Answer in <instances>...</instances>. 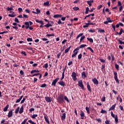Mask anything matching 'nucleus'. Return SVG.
<instances>
[{
    "label": "nucleus",
    "mask_w": 124,
    "mask_h": 124,
    "mask_svg": "<svg viewBox=\"0 0 124 124\" xmlns=\"http://www.w3.org/2000/svg\"><path fill=\"white\" fill-rule=\"evenodd\" d=\"M58 100L59 103H62V102L64 101V100L63 99V95L61 94L60 95H59L58 96Z\"/></svg>",
    "instance_id": "obj_1"
},
{
    "label": "nucleus",
    "mask_w": 124,
    "mask_h": 124,
    "mask_svg": "<svg viewBox=\"0 0 124 124\" xmlns=\"http://www.w3.org/2000/svg\"><path fill=\"white\" fill-rule=\"evenodd\" d=\"M113 73H114V79H115L116 83L117 84H119L120 83V81H119V79H118V76H117V72L114 71Z\"/></svg>",
    "instance_id": "obj_2"
},
{
    "label": "nucleus",
    "mask_w": 124,
    "mask_h": 124,
    "mask_svg": "<svg viewBox=\"0 0 124 124\" xmlns=\"http://www.w3.org/2000/svg\"><path fill=\"white\" fill-rule=\"evenodd\" d=\"M59 80H60V78H56L55 79H54L52 81L51 86H54L55 87V86H56V84H57V82H58Z\"/></svg>",
    "instance_id": "obj_3"
},
{
    "label": "nucleus",
    "mask_w": 124,
    "mask_h": 124,
    "mask_svg": "<svg viewBox=\"0 0 124 124\" xmlns=\"http://www.w3.org/2000/svg\"><path fill=\"white\" fill-rule=\"evenodd\" d=\"M78 86L82 89V90H84V85H83V82L82 80H79L78 81Z\"/></svg>",
    "instance_id": "obj_4"
},
{
    "label": "nucleus",
    "mask_w": 124,
    "mask_h": 124,
    "mask_svg": "<svg viewBox=\"0 0 124 124\" xmlns=\"http://www.w3.org/2000/svg\"><path fill=\"white\" fill-rule=\"evenodd\" d=\"M71 76L74 81H76V80H77V78H76V73L75 72H73Z\"/></svg>",
    "instance_id": "obj_5"
},
{
    "label": "nucleus",
    "mask_w": 124,
    "mask_h": 124,
    "mask_svg": "<svg viewBox=\"0 0 124 124\" xmlns=\"http://www.w3.org/2000/svg\"><path fill=\"white\" fill-rule=\"evenodd\" d=\"M93 83H94V85H98V80L96 79L95 78L92 79Z\"/></svg>",
    "instance_id": "obj_6"
},
{
    "label": "nucleus",
    "mask_w": 124,
    "mask_h": 124,
    "mask_svg": "<svg viewBox=\"0 0 124 124\" xmlns=\"http://www.w3.org/2000/svg\"><path fill=\"white\" fill-rule=\"evenodd\" d=\"M45 100L47 102H51L52 101V100H51V97L47 96L45 97Z\"/></svg>",
    "instance_id": "obj_7"
},
{
    "label": "nucleus",
    "mask_w": 124,
    "mask_h": 124,
    "mask_svg": "<svg viewBox=\"0 0 124 124\" xmlns=\"http://www.w3.org/2000/svg\"><path fill=\"white\" fill-rule=\"evenodd\" d=\"M24 24L26 25L25 28L26 29H29L30 28V23L29 22H25Z\"/></svg>",
    "instance_id": "obj_8"
},
{
    "label": "nucleus",
    "mask_w": 124,
    "mask_h": 124,
    "mask_svg": "<svg viewBox=\"0 0 124 124\" xmlns=\"http://www.w3.org/2000/svg\"><path fill=\"white\" fill-rule=\"evenodd\" d=\"M114 118L115 119V124H118V123H119V120L118 119V115H115V116Z\"/></svg>",
    "instance_id": "obj_9"
},
{
    "label": "nucleus",
    "mask_w": 124,
    "mask_h": 124,
    "mask_svg": "<svg viewBox=\"0 0 124 124\" xmlns=\"http://www.w3.org/2000/svg\"><path fill=\"white\" fill-rule=\"evenodd\" d=\"M58 84L62 87H64V86H65V83H64V82H63L62 81L58 82Z\"/></svg>",
    "instance_id": "obj_10"
},
{
    "label": "nucleus",
    "mask_w": 124,
    "mask_h": 124,
    "mask_svg": "<svg viewBox=\"0 0 124 124\" xmlns=\"http://www.w3.org/2000/svg\"><path fill=\"white\" fill-rule=\"evenodd\" d=\"M87 89L89 92H92V89H91V86H90V84H89V82L87 83Z\"/></svg>",
    "instance_id": "obj_11"
},
{
    "label": "nucleus",
    "mask_w": 124,
    "mask_h": 124,
    "mask_svg": "<svg viewBox=\"0 0 124 124\" xmlns=\"http://www.w3.org/2000/svg\"><path fill=\"white\" fill-rule=\"evenodd\" d=\"M123 29H120V32H116V35H117L118 34H119V35H121V34H122V33H123V32H123Z\"/></svg>",
    "instance_id": "obj_12"
},
{
    "label": "nucleus",
    "mask_w": 124,
    "mask_h": 124,
    "mask_svg": "<svg viewBox=\"0 0 124 124\" xmlns=\"http://www.w3.org/2000/svg\"><path fill=\"white\" fill-rule=\"evenodd\" d=\"M115 107H116V104L114 105H112L110 108L109 109V111H111V110H114L115 109Z\"/></svg>",
    "instance_id": "obj_13"
},
{
    "label": "nucleus",
    "mask_w": 124,
    "mask_h": 124,
    "mask_svg": "<svg viewBox=\"0 0 124 124\" xmlns=\"http://www.w3.org/2000/svg\"><path fill=\"white\" fill-rule=\"evenodd\" d=\"M24 112V107L23 106H21L20 110L19 111V114H22Z\"/></svg>",
    "instance_id": "obj_14"
},
{
    "label": "nucleus",
    "mask_w": 124,
    "mask_h": 124,
    "mask_svg": "<svg viewBox=\"0 0 124 124\" xmlns=\"http://www.w3.org/2000/svg\"><path fill=\"white\" fill-rule=\"evenodd\" d=\"M9 107V105H7L6 106L3 108L4 112H6Z\"/></svg>",
    "instance_id": "obj_15"
},
{
    "label": "nucleus",
    "mask_w": 124,
    "mask_h": 124,
    "mask_svg": "<svg viewBox=\"0 0 124 124\" xmlns=\"http://www.w3.org/2000/svg\"><path fill=\"white\" fill-rule=\"evenodd\" d=\"M70 48H71V46L65 50V54H66V53H68L69 50H70Z\"/></svg>",
    "instance_id": "obj_16"
},
{
    "label": "nucleus",
    "mask_w": 124,
    "mask_h": 124,
    "mask_svg": "<svg viewBox=\"0 0 124 124\" xmlns=\"http://www.w3.org/2000/svg\"><path fill=\"white\" fill-rule=\"evenodd\" d=\"M81 76L82 78H86V77H87V76L86 75V73H85V72H83L81 73Z\"/></svg>",
    "instance_id": "obj_17"
},
{
    "label": "nucleus",
    "mask_w": 124,
    "mask_h": 124,
    "mask_svg": "<svg viewBox=\"0 0 124 124\" xmlns=\"http://www.w3.org/2000/svg\"><path fill=\"white\" fill-rule=\"evenodd\" d=\"M44 119L46 122V123H47V124H50V122L49 121V120L48 119V118H47V117L46 116H44Z\"/></svg>",
    "instance_id": "obj_18"
},
{
    "label": "nucleus",
    "mask_w": 124,
    "mask_h": 124,
    "mask_svg": "<svg viewBox=\"0 0 124 124\" xmlns=\"http://www.w3.org/2000/svg\"><path fill=\"white\" fill-rule=\"evenodd\" d=\"M93 2V0L87 1L88 4H89L90 6H92V3Z\"/></svg>",
    "instance_id": "obj_19"
},
{
    "label": "nucleus",
    "mask_w": 124,
    "mask_h": 124,
    "mask_svg": "<svg viewBox=\"0 0 124 124\" xmlns=\"http://www.w3.org/2000/svg\"><path fill=\"white\" fill-rule=\"evenodd\" d=\"M62 15H55L53 16V18H60V17H62Z\"/></svg>",
    "instance_id": "obj_20"
},
{
    "label": "nucleus",
    "mask_w": 124,
    "mask_h": 124,
    "mask_svg": "<svg viewBox=\"0 0 124 124\" xmlns=\"http://www.w3.org/2000/svg\"><path fill=\"white\" fill-rule=\"evenodd\" d=\"M12 110H11L9 111L8 117V118H10V117H12Z\"/></svg>",
    "instance_id": "obj_21"
},
{
    "label": "nucleus",
    "mask_w": 124,
    "mask_h": 124,
    "mask_svg": "<svg viewBox=\"0 0 124 124\" xmlns=\"http://www.w3.org/2000/svg\"><path fill=\"white\" fill-rule=\"evenodd\" d=\"M65 113H63L62 116V120L63 121V120L65 119Z\"/></svg>",
    "instance_id": "obj_22"
},
{
    "label": "nucleus",
    "mask_w": 124,
    "mask_h": 124,
    "mask_svg": "<svg viewBox=\"0 0 124 124\" xmlns=\"http://www.w3.org/2000/svg\"><path fill=\"white\" fill-rule=\"evenodd\" d=\"M87 40H89L91 43H93V40L92 38H87Z\"/></svg>",
    "instance_id": "obj_23"
},
{
    "label": "nucleus",
    "mask_w": 124,
    "mask_h": 124,
    "mask_svg": "<svg viewBox=\"0 0 124 124\" xmlns=\"http://www.w3.org/2000/svg\"><path fill=\"white\" fill-rule=\"evenodd\" d=\"M89 11H90V9L89 8V7H86V11H85V14H88Z\"/></svg>",
    "instance_id": "obj_24"
},
{
    "label": "nucleus",
    "mask_w": 124,
    "mask_h": 124,
    "mask_svg": "<svg viewBox=\"0 0 124 124\" xmlns=\"http://www.w3.org/2000/svg\"><path fill=\"white\" fill-rule=\"evenodd\" d=\"M44 27H46V28H49V27H52V25L51 24H46L44 26Z\"/></svg>",
    "instance_id": "obj_25"
},
{
    "label": "nucleus",
    "mask_w": 124,
    "mask_h": 124,
    "mask_svg": "<svg viewBox=\"0 0 124 124\" xmlns=\"http://www.w3.org/2000/svg\"><path fill=\"white\" fill-rule=\"evenodd\" d=\"M35 72H39V70H33L31 72V74H32V73H34Z\"/></svg>",
    "instance_id": "obj_26"
},
{
    "label": "nucleus",
    "mask_w": 124,
    "mask_h": 124,
    "mask_svg": "<svg viewBox=\"0 0 124 124\" xmlns=\"http://www.w3.org/2000/svg\"><path fill=\"white\" fill-rule=\"evenodd\" d=\"M77 54H78V51L75 52L74 53L72 54V57L74 58V57H75Z\"/></svg>",
    "instance_id": "obj_27"
},
{
    "label": "nucleus",
    "mask_w": 124,
    "mask_h": 124,
    "mask_svg": "<svg viewBox=\"0 0 124 124\" xmlns=\"http://www.w3.org/2000/svg\"><path fill=\"white\" fill-rule=\"evenodd\" d=\"M9 17H11L12 18H14V17H15V16H16V15H13V14H9L8 15Z\"/></svg>",
    "instance_id": "obj_28"
},
{
    "label": "nucleus",
    "mask_w": 124,
    "mask_h": 124,
    "mask_svg": "<svg viewBox=\"0 0 124 124\" xmlns=\"http://www.w3.org/2000/svg\"><path fill=\"white\" fill-rule=\"evenodd\" d=\"M46 36H47L48 37H50V36H55L54 34H47L46 35Z\"/></svg>",
    "instance_id": "obj_29"
},
{
    "label": "nucleus",
    "mask_w": 124,
    "mask_h": 124,
    "mask_svg": "<svg viewBox=\"0 0 124 124\" xmlns=\"http://www.w3.org/2000/svg\"><path fill=\"white\" fill-rule=\"evenodd\" d=\"M85 36H82L81 37V38H80V43H81V42H82V40H84V39H85Z\"/></svg>",
    "instance_id": "obj_30"
},
{
    "label": "nucleus",
    "mask_w": 124,
    "mask_h": 124,
    "mask_svg": "<svg viewBox=\"0 0 124 124\" xmlns=\"http://www.w3.org/2000/svg\"><path fill=\"white\" fill-rule=\"evenodd\" d=\"M44 5H45V6H48L49 5V1H47L46 2H45L44 3Z\"/></svg>",
    "instance_id": "obj_31"
},
{
    "label": "nucleus",
    "mask_w": 124,
    "mask_h": 124,
    "mask_svg": "<svg viewBox=\"0 0 124 124\" xmlns=\"http://www.w3.org/2000/svg\"><path fill=\"white\" fill-rule=\"evenodd\" d=\"M20 109V108L18 107L15 110L16 114H18V112H19V110Z\"/></svg>",
    "instance_id": "obj_32"
},
{
    "label": "nucleus",
    "mask_w": 124,
    "mask_h": 124,
    "mask_svg": "<svg viewBox=\"0 0 124 124\" xmlns=\"http://www.w3.org/2000/svg\"><path fill=\"white\" fill-rule=\"evenodd\" d=\"M80 116L81 117H85V113H84V112L83 111H81Z\"/></svg>",
    "instance_id": "obj_33"
},
{
    "label": "nucleus",
    "mask_w": 124,
    "mask_h": 124,
    "mask_svg": "<svg viewBox=\"0 0 124 124\" xmlns=\"http://www.w3.org/2000/svg\"><path fill=\"white\" fill-rule=\"evenodd\" d=\"M88 50H90L92 53H93V48H92L91 47H88L87 48Z\"/></svg>",
    "instance_id": "obj_34"
},
{
    "label": "nucleus",
    "mask_w": 124,
    "mask_h": 124,
    "mask_svg": "<svg viewBox=\"0 0 124 124\" xmlns=\"http://www.w3.org/2000/svg\"><path fill=\"white\" fill-rule=\"evenodd\" d=\"M83 33H80L77 36V38H76V39H78L79 38V37H80V36H82V35H83Z\"/></svg>",
    "instance_id": "obj_35"
},
{
    "label": "nucleus",
    "mask_w": 124,
    "mask_h": 124,
    "mask_svg": "<svg viewBox=\"0 0 124 124\" xmlns=\"http://www.w3.org/2000/svg\"><path fill=\"white\" fill-rule=\"evenodd\" d=\"M36 14H39V13H40V10L38 9V8L36 9Z\"/></svg>",
    "instance_id": "obj_36"
},
{
    "label": "nucleus",
    "mask_w": 124,
    "mask_h": 124,
    "mask_svg": "<svg viewBox=\"0 0 124 124\" xmlns=\"http://www.w3.org/2000/svg\"><path fill=\"white\" fill-rule=\"evenodd\" d=\"M86 110L88 114H90V108L89 107H86Z\"/></svg>",
    "instance_id": "obj_37"
},
{
    "label": "nucleus",
    "mask_w": 124,
    "mask_h": 124,
    "mask_svg": "<svg viewBox=\"0 0 124 124\" xmlns=\"http://www.w3.org/2000/svg\"><path fill=\"white\" fill-rule=\"evenodd\" d=\"M107 20L108 23H112V20H111L110 17H108Z\"/></svg>",
    "instance_id": "obj_38"
},
{
    "label": "nucleus",
    "mask_w": 124,
    "mask_h": 124,
    "mask_svg": "<svg viewBox=\"0 0 124 124\" xmlns=\"http://www.w3.org/2000/svg\"><path fill=\"white\" fill-rule=\"evenodd\" d=\"M48 66H49L48 65V63H46L45 64V65L43 66V67L45 68H48Z\"/></svg>",
    "instance_id": "obj_39"
},
{
    "label": "nucleus",
    "mask_w": 124,
    "mask_h": 124,
    "mask_svg": "<svg viewBox=\"0 0 124 124\" xmlns=\"http://www.w3.org/2000/svg\"><path fill=\"white\" fill-rule=\"evenodd\" d=\"M115 66L116 69H117V70H119V65H118V64H115Z\"/></svg>",
    "instance_id": "obj_40"
},
{
    "label": "nucleus",
    "mask_w": 124,
    "mask_h": 124,
    "mask_svg": "<svg viewBox=\"0 0 124 124\" xmlns=\"http://www.w3.org/2000/svg\"><path fill=\"white\" fill-rule=\"evenodd\" d=\"M27 41H28V42H31V41H32V38H27Z\"/></svg>",
    "instance_id": "obj_41"
},
{
    "label": "nucleus",
    "mask_w": 124,
    "mask_h": 124,
    "mask_svg": "<svg viewBox=\"0 0 124 124\" xmlns=\"http://www.w3.org/2000/svg\"><path fill=\"white\" fill-rule=\"evenodd\" d=\"M74 10L75 11H77V10H79V7H75L73 8Z\"/></svg>",
    "instance_id": "obj_42"
},
{
    "label": "nucleus",
    "mask_w": 124,
    "mask_h": 124,
    "mask_svg": "<svg viewBox=\"0 0 124 124\" xmlns=\"http://www.w3.org/2000/svg\"><path fill=\"white\" fill-rule=\"evenodd\" d=\"M86 46H87V45L84 44V45H81L79 46V47H80V48H84V47H86Z\"/></svg>",
    "instance_id": "obj_43"
},
{
    "label": "nucleus",
    "mask_w": 124,
    "mask_h": 124,
    "mask_svg": "<svg viewBox=\"0 0 124 124\" xmlns=\"http://www.w3.org/2000/svg\"><path fill=\"white\" fill-rule=\"evenodd\" d=\"M80 48L81 47H80V46L75 48V50H74V53L76 51H78V50H80Z\"/></svg>",
    "instance_id": "obj_44"
},
{
    "label": "nucleus",
    "mask_w": 124,
    "mask_h": 124,
    "mask_svg": "<svg viewBox=\"0 0 124 124\" xmlns=\"http://www.w3.org/2000/svg\"><path fill=\"white\" fill-rule=\"evenodd\" d=\"M85 24H86V25H92L93 26L95 25V23H91V22L85 23Z\"/></svg>",
    "instance_id": "obj_45"
},
{
    "label": "nucleus",
    "mask_w": 124,
    "mask_h": 124,
    "mask_svg": "<svg viewBox=\"0 0 124 124\" xmlns=\"http://www.w3.org/2000/svg\"><path fill=\"white\" fill-rule=\"evenodd\" d=\"M7 10H8V11H11V10H13V8L8 7L7 8Z\"/></svg>",
    "instance_id": "obj_46"
},
{
    "label": "nucleus",
    "mask_w": 124,
    "mask_h": 124,
    "mask_svg": "<svg viewBox=\"0 0 124 124\" xmlns=\"http://www.w3.org/2000/svg\"><path fill=\"white\" fill-rule=\"evenodd\" d=\"M100 113H107V111L106 110H104L103 109H102Z\"/></svg>",
    "instance_id": "obj_47"
},
{
    "label": "nucleus",
    "mask_w": 124,
    "mask_h": 124,
    "mask_svg": "<svg viewBox=\"0 0 124 124\" xmlns=\"http://www.w3.org/2000/svg\"><path fill=\"white\" fill-rule=\"evenodd\" d=\"M29 123L31 124H36V123H34V122H32L31 120L28 121Z\"/></svg>",
    "instance_id": "obj_48"
},
{
    "label": "nucleus",
    "mask_w": 124,
    "mask_h": 124,
    "mask_svg": "<svg viewBox=\"0 0 124 124\" xmlns=\"http://www.w3.org/2000/svg\"><path fill=\"white\" fill-rule=\"evenodd\" d=\"M64 98L65 100L67 101V102H69V100H68V98H67V97H66V96H65L64 97Z\"/></svg>",
    "instance_id": "obj_49"
},
{
    "label": "nucleus",
    "mask_w": 124,
    "mask_h": 124,
    "mask_svg": "<svg viewBox=\"0 0 124 124\" xmlns=\"http://www.w3.org/2000/svg\"><path fill=\"white\" fill-rule=\"evenodd\" d=\"M62 55V52H60L57 56V59H59L60 57L61 56V55Z\"/></svg>",
    "instance_id": "obj_50"
},
{
    "label": "nucleus",
    "mask_w": 124,
    "mask_h": 124,
    "mask_svg": "<svg viewBox=\"0 0 124 124\" xmlns=\"http://www.w3.org/2000/svg\"><path fill=\"white\" fill-rule=\"evenodd\" d=\"M45 87H46V84L45 83L42 84V85L41 86V88H45Z\"/></svg>",
    "instance_id": "obj_51"
},
{
    "label": "nucleus",
    "mask_w": 124,
    "mask_h": 124,
    "mask_svg": "<svg viewBox=\"0 0 124 124\" xmlns=\"http://www.w3.org/2000/svg\"><path fill=\"white\" fill-rule=\"evenodd\" d=\"M36 117H37V114H33L32 116V119H35V118H36Z\"/></svg>",
    "instance_id": "obj_52"
},
{
    "label": "nucleus",
    "mask_w": 124,
    "mask_h": 124,
    "mask_svg": "<svg viewBox=\"0 0 124 124\" xmlns=\"http://www.w3.org/2000/svg\"><path fill=\"white\" fill-rule=\"evenodd\" d=\"M118 42H119L120 44H121V45L124 44V42L121 41V40L119 39Z\"/></svg>",
    "instance_id": "obj_53"
},
{
    "label": "nucleus",
    "mask_w": 124,
    "mask_h": 124,
    "mask_svg": "<svg viewBox=\"0 0 124 124\" xmlns=\"http://www.w3.org/2000/svg\"><path fill=\"white\" fill-rule=\"evenodd\" d=\"M78 60H80V59H82V54H80L78 56Z\"/></svg>",
    "instance_id": "obj_54"
},
{
    "label": "nucleus",
    "mask_w": 124,
    "mask_h": 124,
    "mask_svg": "<svg viewBox=\"0 0 124 124\" xmlns=\"http://www.w3.org/2000/svg\"><path fill=\"white\" fill-rule=\"evenodd\" d=\"M18 12L20 13V12H22L23 9H22V8H18Z\"/></svg>",
    "instance_id": "obj_55"
},
{
    "label": "nucleus",
    "mask_w": 124,
    "mask_h": 124,
    "mask_svg": "<svg viewBox=\"0 0 124 124\" xmlns=\"http://www.w3.org/2000/svg\"><path fill=\"white\" fill-rule=\"evenodd\" d=\"M25 100H26V98H23V100H21V104H23V103H24V102H25Z\"/></svg>",
    "instance_id": "obj_56"
},
{
    "label": "nucleus",
    "mask_w": 124,
    "mask_h": 124,
    "mask_svg": "<svg viewBox=\"0 0 124 124\" xmlns=\"http://www.w3.org/2000/svg\"><path fill=\"white\" fill-rule=\"evenodd\" d=\"M89 32H95V31L94 30H93L92 29H90L88 31Z\"/></svg>",
    "instance_id": "obj_57"
},
{
    "label": "nucleus",
    "mask_w": 124,
    "mask_h": 124,
    "mask_svg": "<svg viewBox=\"0 0 124 124\" xmlns=\"http://www.w3.org/2000/svg\"><path fill=\"white\" fill-rule=\"evenodd\" d=\"M110 114H111V116L112 117V118H115V115L114 114V113H113V111H111V113H110Z\"/></svg>",
    "instance_id": "obj_58"
},
{
    "label": "nucleus",
    "mask_w": 124,
    "mask_h": 124,
    "mask_svg": "<svg viewBox=\"0 0 124 124\" xmlns=\"http://www.w3.org/2000/svg\"><path fill=\"white\" fill-rule=\"evenodd\" d=\"M105 124H110V121L109 120H106L105 122Z\"/></svg>",
    "instance_id": "obj_59"
},
{
    "label": "nucleus",
    "mask_w": 124,
    "mask_h": 124,
    "mask_svg": "<svg viewBox=\"0 0 124 124\" xmlns=\"http://www.w3.org/2000/svg\"><path fill=\"white\" fill-rule=\"evenodd\" d=\"M98 31L99 32H104L105 31H104V30L100 29L98 30Z\"/></svg>",
    "instance_id": "obj_60"
},
{
    "label": "nucleus",
    "mask_w": 124,
    "mask_h": 124,
    "mask_svg": "<svg viewBox=\"0 0 124 124\" xmlns=\"http://www.w3.org/2000/svg\"><path fill=\"white\" fill-rule=\"evenodd\" d=\"M35 21L37 23H40V24H41L42 21V20H39L38 19H36Z\"/></svg>",
    "instance_id": "obj_61"
},
{
    "label": "nucleus",
    "mask_w": 124,
    "mask_h": 124,
    "mask_svg": "<svg viewBox=\"0 0 124 124\" xmlns=\"http://www.w3.org/2000/svg\"><path fill=\"white\" fill-rule=\"evenodd\" d=\"M111 58H112V61H115V58L114 57V55L111 54Z\"/></svg>",
    "instance_id": "obj_62"
},
{
    "label": "nucleus",
    "mask_w": 124,
    "mask_h": 124,
    "mask_svg": "<svg viewBox=\"0 0 124 124\" xmlns=\"http://www.w3.org/2000/svg\"><path fill=\"white\" fill-rule=\"evenodd\" d=\"M15 22H16V23H19V20L17 18H15Z\"/></svg>",
    "instance_id": "obj_63"
},
{
    "label": "nucleus",
    "mask_w": 124,
    "mask_h": 124,
    "mask_svg": "<svg viewBox=\"0 0 124 124\" xmlns=\"http://www.w3.org/2000/svg\"><path fill=\"white\" fill-rule=\"evenodd\" d=\"M30 112H32V111H34V108H31L29 110Z\"/></svg>",
    "instance_id": "obj_64"
}]
</instances>
